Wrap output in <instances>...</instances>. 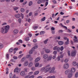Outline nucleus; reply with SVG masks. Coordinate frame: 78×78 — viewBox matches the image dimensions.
Instances as JSON below:
<instances>
[{"mask_svg": "<svg viewBox=\"0 0 78 78\" xmlns=\"http://www.w3.org/2000/svg\"><path fill=\"white\" fill-rule=\"evenodd\" d=\"M9 30V26H5V27H3L2 28L1 33L2 34H5L8 33Z\"/></svg>", "mask_w": 78, "mask_h": 78, "instance_id": "nucleus-1", "label": "nucleus"}, {"mask_svg": "<svg viewBox=\"0 0 78 78\" xmlns=\"http://www.w3.org/2000/svg\"><path fill=\"white\" fill-rule=\"evenodd\" d=\"M69 67V64L68 63H65L63 66V69H67Z\"/></svg>", "mask_w": 78, "mask_h": 78, "instance_id": "nucleus-2", "label": "nucleus"}, {"mask_svg": "<svg viewBox=\"0 0 78 78\" xmlns=\"http://www.w3.org/2000/svg\"><path fill=\"white\" fill-rule=\"evenodd\" d=\"M38 48V46L36 45L34 47L32 48V50H31L30 51H29V54H32L33 53V50L34 49H36V48Z\"/></svg>", "mask_w": 78, "mask_h": 78, "instance_id": "nucleus-3", "label": "nucleus"}, {"mask_svg": "<svg viewBox=\"0 0 78 78\" xmlns=\"http://www.w3.org/2000/svg\"><path fill=\"white\" fill-rule=\"evenodd\" d=\"M55 68L54 67H53L51 69H51L50 70V73H55V72H54V71H55Z\"/></svg>", "mask_w": 78, "mask_h": 78, "instance_id": "nucleus-4", "label": "nucleus"}, {"mask_svg": "<svg viewBox=\"0 0 78 78\" xmlns=\"http://www.w3.org/2000/svg\"><path fill=\"white\" fill-rule=\"evenodd\" d=\"M76 50L73 51L71 53V56H74L76 55Z\"/></svg>", "mask_w": 78, "mask_h": 78, "instance_id": "nucleus-5", "label": "nucleus"}, {"mask_svg": "<svg viewBox=\"0 0 78 78\" xmlns=\"http://www.w3.org/2000/svg\"><path fill=\"white\" fill-rule=\"evenodd\" d=\"M71 72V71L70 69H67L65 72V75H68Z\"/></svg>", "mask_w": 78, "mask_h": 78, "instance_id": "nucleus-6", "label": "nucleus"}, {"mask_svg": "<svg viewBox=\"0 0 78 78\" xmlns=\"http://www.w3.org/2000/svg\"><path fill=\"white\" fill-rule=\"evenodd\" d=\"M15 16L16 18L17 19H19V18H20V17H21V15L20 14H16L15 15Z\"/></svg>", "mask_w": 78, "mask_h": 78, "instance_id": "nucleus-7", "label": "nucleus"}, {"mask_svg": "<svg viewBox=\"0 0 78 78\" xmlns=\"http://www.w3.org/2000/svg\"><path fill=\"white\" fill-rule=\"evenodd\" d=\"M52 58V56L51 55H49L48 57L47 61H51Z\"/></svg>", "mask_w": 78, "mask_h": 78, "instance_id": "nucleus-8", "label": "nucleus"}, {"mask_svg": "<svg viewBox=\"0 0 78 78\" xmlns=\"http://www.w3.org/2000/svg\"><path fill=\"white\" fill-rule=\"evenodd\" d=\"M14 72H16L17 73H19V69L18 68H16L14 70Z\"/></svg>", "mask_w": 78, "mask_h": 78, "instance_id": "nucleus-9", "label": "nucleus"}, {"mask_svg": "<svg viewBox=\"0 0 78 78\" xmlns=\"http://www.w3.org/2000/svg\"><path fill=\"white\" fill-rule=\"evenodd\" d=\"M25 75V73L24 71H23L21 72L20 73V75L21 76H24Z\"/></svg>", "mask_w": 78, "mask_h": 78, "instance_id": "nucleus-10", "label": "nucleus"}, {"mask_svg": "<svg viewBox=\"0 0 78 78\" xmlns=\"http://www.w3.org/2000/svg\"><path fill=\"white\" fill-rule=\"evenodd\" d=\"M59 25L60 26V27H63V28H65L66 30H67V27L66 26H64L62 24V23H60Z\"/></svg>", "mask_w": 78, "mask_h": 78, "instance_id": "nucleus-11", "label": "nucleus"}, {"mask_svg": "<svg viewBox=\"0 0 78 78\" xmlns=\"http://www.w3.org/2000/svg\"><path fill=\"white\" fill-rule=\"evenodd\" d=\"M40 59H41V58L40 57H38L35 60V62H37L39 61H40Z\"/></svg>", "mask_w": 78, "mask_h": 78, "instance_id": "nucleus-12", "label": "nucleus"}, {"mask_svg": "<svg viewBox=\"0 0 78 78\" xmlns=\"http://www.w3.org/2000/svg\"><path fill=\"white\" fill-rule=\"evenodd\" d=\"M19 32V31L17 29H15L13 31V34H17Z\"/></svg>", "mask_w": 78, "mask_h": 78, "instance_id": "nucleus-13", "label": "nucleus"}, {"mask_svg": "<svg viewBox=\"0 0 78 78\" xmlns=\"http://www.w3.org/2000/svg\"><path fill=\"white\" fill-rule=\"evenodd\" d=\"M28 65V62L27 61H25L23 64V66H27Z\"/></svg>", "mask_w": 78, "mask_h": 78, "instance_id": "nucleus-14", "label": "nucleus"}, {"mask_svg": "<svg viewBox=\"0 0 78 78\" xmlns=\"http://www.w3.org/2000/svg\"><path fill=\"white\" fill-rule=\"evenodd\" d=\"M73 74L72 73V72L70 73L69 74H68V78H71L72 76V75H73Z\"/></svg>", "mask_w": 78, "mask_h": 78, "instance_id": "nucleus-15", "label": "nucleus"}, {"mask_svg": "<svg viewBox=\"0 0 78 78\" xmlns=\"http://www.w3.org/2000/svg\"><path fill=\"white\" fill-rule=\"evenodd\" d=\"M48 57V54H44L43 55V58L45 59H47Z\"/></svg>", "mask_w": 78, "mask_h": 78, "instance_id": "nucleus-16", "label": "nucleus"}, {"mask_svg": "<svg viewBox=\"0 0 78 78\" xmlns=\"http://www.w3.org/2000/svg\"><path fill=\"white\" fill-rule=\"evenodd\" d=\"M71 73H73V72H75V69L74 68H73L71 69Z\"/></svg>", "mask_w": 78, "mask_h": 78, "instance_id": "nucleus-17", "label": "nucleus"}, {"mask_svg": "<svg viewBox=\"0 0 78 78\" xmlns=\"http://www.w3.org/2000/svg\"><path fill=\"white\" fill-rule=\"evenodd\" d=\"M45 69H46L45 67H43L41 69V72H45Z\"/></svg>", "mask_w": 78, "mask_h": 78, "instance_id": "nucleus-18", "label": "nucleus"}, {"mask_svg": "<svg viewBox=\"0 0 78 78\" xmlns=\"http://www.w3.org/2000/svg\"><path fill=\"white\" fill-rule=\"evenodd\" d=\"M58 44L60 45H62L64 44V42L62 41H60L58 42Z\"/></svg>", "mask_w": 78, "mask_h": 78, "instance_id": "nucleus-19", "label": "nucleus"}, {"mask_svg": "<svg viewBox=\"0 0 78 78\" xmlns=\"http://www.w3.org/2000/svg\"><path fill=\"white\" fill-rule=\"evenodd\" d=\"M45 52L46 53H50V49H46L45 50Z\"/></svg>", "mask_w": 78, "mask_h": 78, "instance_id": "nucleus-20", "label": "nucleus"}, {"mask_svg": "<svg viewBox=\"0 0 78 78\" xmlns=\"http://www.w3.org/2000/svg\"><path fill=\"white\" fill-rule=\"evenodd\" d=\"M29 40H30V37H27L25 38V41H26L27 42H28V41H29Z\"/></svg>", "mask_w": 78, "mask_h": 78, "instance_id": "nucleus-21", "label": "nucleus"}, {"mask_svg": "<svg viewBox=\"0 0 78 78\" xmlns=\"http://www.w3.org/2000/svg\"><path fill=\"white\" fill-rule=\"evenodd\" d=\"M56 77L55 76H49L47 77V78H55Z\"/></svg>", "mask_w": 78, "mask_h": 78, "instance_id": "nucleus-22", "label": "nucleus"}, {"mask_svg": "<svg viewBox=\"0 0 78 78\" xmlns=\"http://www.w3.org/2000/svg\"><path fill=\"white\" fill-rule=\"evenodd\" d=\"M50 69H51V68H47L46 69H45V72H48Z\"/></svg>", "mask_w": 78, "mask_h": 78, "instance_id": "nucleus-23", "label": "nucleus"}, {"mask_svg": "<svg viewBox=\"0 0 78 78\" xmlns=\"http://www.w3.org/2000/svg\"><path fill=\"white\" fill-rule=\"evenodd\" d=\"M33 66V63L32 62H30L28 66L30 67H32Z\"/></svg>", "mask_w": 78, "mask_h": 78, "instance_id": "nucleus-24", "label": "nucleus"}, {"mask_svg": "<svg viewBox=\"0 0 78 78\" xmlns=\"http://www.w3.org/2000/svg\"><path fill=\"white\" fill-rule=\"evenodd\" d=\"M73 41L74 42V43H76L77 42H78V40L77 39H73Z\"/></svg>", "mask_w": 78, "mask_h": 78, "instance_id": "nucleus-25", "label": "nucleus"}, {"mask_svg": "<svg viewBox=\"0 0 78 78\" xmlns=\"http://www.w3.org/2000/svg\"><path fill=\"white\" fill-rule=\"evenodd\" d=\"M72 64L73 66H76L77 64L76 63V62H73Z\"/></svg>", "mask_w": 78, "mask_h": 78, "instance_id": "nucleus-26", "label": "nucleus"}, {"mask_svg": "<svg viewBox=\"0 0 78 78\" xmlns=\"http://www.w3.org/2000/svg\"><path fill=\"white\" fill-rule=\"evenodd\" d=\"M20 11L22 12H25V9L23 8H22L20 9Z\"/></svg>", "mask_w": 78, "mask_h": 78, "instance_id": "nucleus-27", "label": "nucleus"}, {"mask_svg": "<svg viewBox=\"0 0 78 78\" xmlns=\"http://www.w3.org/2000/svg\"><path fill=\"white\" fill-rule=\"evenodd\" d=\"M39 71H36L34 73V75H37L39 74Z\"/></svg>", "mask_w": 78, "mask_h": 78, "instance_id": "nucleus-28", "label": "nucleus"}, {"mask_svg": "<svg viewBox=\"0 0 78 78\" xmlns=\"http://www.w3.org/2000/svg\"><path fill=\"white\" fill-rule=\"evenodd\" d=\"M48 41V39H47L45 41H44V43L45 44H47V41Z\"/></svg>", "mask_w": 78, "mask_h": 78, "instance_id": "nucleus-29", "label": "nucleus"}, {"mask_svg": "<svg viewBox=\"0 0 78 78\" xmlns=\"http://www.w3.org/2000/svg\"><path fill=\"white\" fill-rule=\"evenodd\" d=\"M33 5V2L32 1H30L29 4V6H31Z\"/></svg>", "mask_w": 78, "mask_h": 78, "instance_id": "nucleus-30", "label": "nucleus"}, {"mask_svg": "<svg viewBox=\"0 0 78 78\" xmlns=\"http://www.w3.org/2000/svg\"><path fill=\"white\" fill-rule=\"evenodd\" d=\"M31 56L30 55H27L26 56L27 58H29V59L31 58Z\"/></svg>", "mask_w": 78, "mask_h": 78, "instance_id": "nucleus-31", "label": "nucleus"}, {"mask_svg": "<svg viewBox=\"0 0 78 78\" xmlns=\"http://www.w3.org/2000/svg\"><path fill=\"white\" fill-rule=\"evenodd\" d=\"M69 38H68L67 39V41H66L65 43V44L66 45H67V44H69Z\"/></svg>", "mask_w": 78, "mask_h": 78, "instance_id": "nucleus-32", "label": "nucleus"}, {"mask_svg": "<svg viewBox=\"0 0 78 78\" xmlns=\"http://www.w3.org/2000/svg\"><path fill=\"white\" fill-rule=\"evenodd\" d=\"M23 56V54H22L20 55L19 56L18 58H20H20H21V57H22V56Z\"/></svg>", "mask_w": 78, "mask_h": 78, "instance_id": "nucleus-33", "label": "nucleus"}, {"mask_svg": "<svg viewBox=\"0 0 78 78\" xmlns=\"http://www.w3.org/2000/svg\"><path fill=\"white\" fill-rule=\"evenodd\" d=\"M26 59V58H25V57H23L21 59V61H23H23H25V60Z\"/></svg>", "mask_w": 78, "mask_h": 78, "instance_id": "nucleus-34", "label": "nucleus"}, {"mask_svg": "<svg viewBox=\"0 0 78 78\" xmlns=\"http://www.w3.org/2000/svg\"><path fill=\"white\" fill-rule=\"evenodd\" d=\"M33 28H34V30H36V29H37V26H34L33 27Z\"/></svg>", "mask_w": 78, "mask_h": 78, "instance_id": "nucleus-35", "label": "nucleus"}, {"mask_svg": "<svg viewBox=\"0 0 78 78\" xmlns=\"http://www.w3.org/2000/svg\"><path fill=\"white\" fill-rule=\"evenodd\" d=\"M45 33V31H41L40 32V34L41 35Z\"/></svg>", "mask_w": 78, "mask_h": 78, "instance_id": "nucleus-36", "label": "nucleus"}, {"mask_svg": "<svg viewBox=\"0 0 78 78\" xmlns=\"http://www.w3.org/2000/svg\"><path fill=\"white\" fill-rule=\"evenodd\" d=\"M39 65V63H36L35 65V67H38Z\"/></svg>", "mask_w": 78, "mask_h": 78, "instance_id": "nucleus-37", "label": "nucleus"}, {"mask_svg": "<svg viewBox=\"0 0 78 78\" xmlns=\"http://www.w3.org/2000/svg\"><path fill=\"white\" fill-rule=\"evenodd\" d=\"M23 70H24V72H27V68H25L23 69Z\"/></svg>", "mask_w": 78, "mask_h": 78, "instance_id": "nucleus-38", "label": "nucleus"}, {"mask_svg": "<svg viewBox=\"0 0 78 78\" xmlns=\"http://www.w3.org/2000/svg\"><path fill=\"white\" fill-rule=\"evenodd\" d=\"M58 47V46H55L53 48V49L54 50H56L57 49V48Z\"/></svg>", "mask_w": 78, "mask_h": 78, "instance_id": "nucleus-39", "label": "nucleus"}, {"mask_svg": "<svg viewBox=\"0 0 78 78\" xmlns=\"http://www.w3.org/2000/svg\"><path fill=\"white\" fill-rule=\"evenodd\" d=\"M13 51V49L12 48H10L9 50V52L11 53Z\"/></svg>", "mask_w": 78, "mask_h": 78, "instance_id": "nucleus-40", "label": "nucleus"}, {"mask_svg": "<svg viewBox=\"0 0 78 78\" xmlns=\"http://www.w3.org/2000/svg\"><path fill=\"white\" fill-rule=\"evenodd\" d=\"M3 47V44L0 43V48H2Z\"/></svg>", "mask_w": 78, "mask_h": 78, "instance_id": "nucleus-41", "label": "nucleus"}, {"mask_svg": "<svg viewBox=\"0 0 78 78\" xmlns=\"http://www.w3.org/2000/svg\"><path fill=\"white\" fill-rule=\"evenodd\" d=\"M50 64H48L45 66V68H48V67H50Z\"/></svg>", "mask_w": 78, "mask_h": 78, "instance_id": "nucleus-42", "label": "nucleus"}, {"mask_svg": "<svg viewBox=\"0 0 78 78\" xmlns=\"http://www.w3.org/2000/svg\"><path fill=\"white\" fill-rule=\"evenodd\" d=\"M61 51H62L64 50V47L63 46H62L60 48Z\"/></svg>", "mask_w": 78, "mask_h": 78, "instance_id": "nucleus-43", "label": "nucleus"}, {"mask_svg": "<svg viewBox=\"0 0 78 78\" xmlns=\"http://www.w3.org/2000/svg\"><path fill=\"white\" fill-rule=\"evenodd\" d=\"M56 50H57V51H60V48L58 47H57V49Z\"/></svg>", "mask_w": 78, "mask_h": 78, "instance_id": "nucleus-44", "label": "nucleus"}, {"mask_svg": "<svg viewBox=\"0 0 78 78\" xmlns=\"http://www.w3.org/2000/svg\"><path fill=\"white\" fill-rule=\"evenodd\" d=\"M33 73V72H30L29 73V75H32Z\"/></svg>", "mask_w": 78, "mask_h": 78, "instance_id": "nucleus-45", "label": "nucleus"}, {"mask_svg": "<svg viewBox=\"0 0 78 78\" xmlns=\"http://www.w3.org/2000/svg\"><path fill=\"white\" fill-rule=\"evenodd\" d=\"M53 54L55 55H56V54H57V51H53Z\"/></svg>", "mask_w": 78, "mask_h": 78, "instance_id": "nucleus-46", "label": "nucleus"}, {"mask_svg": "<svg viewBox=\"0 0 78 78\" xmlns=\"http://www.w3.org/2000/svg\"><path fill=\"white\" fill-rule=\"evenodd\" d=\"M6 58L9 59V54H7L6 55Z\"/></svg>", "mask_w": 78, "mask_h": 78, "instance_id": "nucleus-47", "label": "nucleus"}, {"mask_svg": "<svg viewBox=\"0 0 78 78\" xmlns=\"http://www.w3.org/2000/svg\"><path fill=\"white\" fill-rule=\"evenodd\" d=\"M69 61V60L67 59H66L64 60L65 62H67Z\"/></svg>", "mask_w": 78, "mask_h": 78, "instance_id": "nucleus-48", "label": "nucleus"}, {"mask_svg": "<svg viewBox=\"0 0 78 78\" xmlns=\"http://www.w3.org/2000/svg\"><path fill=\"white\" fill-rule=\"evenodd\" d=\"M45 20V17H44L43 18L41 19V20L42 21H44Z\"/></svg>", "mask_w": 78, "mask_h": 78, "instance_id": "nucleus-49", "label": "nucleus"}, {"mask_svg": "<svg viewBox=\"0 0 78 78\" xmlns=\"http://www.w3.org/2000/svg\"><path fill=\"white\" fill-rule=\"evenodd\" d=\"M41 3H42V1L41 0H39L37 2L38 4H41Z\"/></svg>", "mask_w": 78, "mask_h": 78, "instance_id": "nucleus-50", "label": "nucleus"}, {"mask_svg": "<svg viewBox=\"0 0 78 78\" xmlns=\"http://www.w3.org/2000/svg\"><path fill=\"white\" fill-rule=\"evenodd\" d=\"M13 9L15 11H16L17 9H18V7H14Z\"/></svg>", "mask_w": 78, "mask_h": 78, "instance_id": "nucleus-51", "label": "nucleus"}, {"mask_svg": "<svg viewBox=\"0 0 78 78\" xmlns=\"http://www.w3.org/2000/svg\"><path fill=\"white\" fill-rule=\"evenodd\" d=\"M13 58L14 59H17V57L16 56H14L13 57Z\"/></svg>", "mask_w": 78, "mask_h": 78, "instance_id": "nucleus-52", "label": "nucleus"}, {"mask_svg": "<svg viewBox=\"0 0 78 78\" xmlns=\"http://www.w3.org/2000/svg\"><path fill=\"white\" fill-rule=\"evenodd\" d=\"M78 73H76L75 75V77H78Z\"/></svg>", "mask_w": 78, "mask_h": 78, "instance_id": "nucleus-53", "label": "nucleus"}, {"mask_svg": "<svg viewBox=\"0 0 78 78\" xmlns=\"http://www.w3.org/2000/svg\"><path fill=\"white\" fill-rule=\"evenodd\" d=\"M34 15L35 16H38V12L35 13Z\"/></svg>", "mask_w": 78, "mask_h": 78, "instance_id": "nucleus-54", "label": "nucleus"}, {"mask_svg": "<svg viewBox=\"0 0 78 78\" xmlns=\"http://www.w3.org/2000/svg\"><path fill=\"white\" fill-rule=\"evenodd\" d=\"M72 31V30H70L69 29H68V33H71Z\"/></svg>", "mask_w": 78, "mask_h": 78, "instance_id": "nucleus-55", "label": "nucleus"}, {"mask_svg": "<svg viewBox=\"0 0 78 78\" xmlns=\"http://www.w3.org/2000/svg\"><path fill=\"white\" fill-rule=\"evenodd\" d=\"M12 78H19L18 76H16V75H14Z\"/></svg>", "mask_w": 78, "mask_h": 78, "instance_id": "nucleus-56", "label": "nucleus"}, {"mask_svg": "<svg viewBox=\"0 0 78 78\" xmlns=\"http://www.w3.org/2000/svg\"><path fill=\"white\" fill-rule=\"evenodd\" d=\"M19 42H20V43H21V44H22V43L23 42L22 40H19Z\"/></svg>", "mask_w": 78, "mask_h": 78, "instance_id": "nucleus-57", "label": "nucleus"}, {"mask_svg": "<svg viewBox=\"0 0 78 78\" xmlns=\"http://www.w3.org/2000/svg\"><path fill=\"white\" fill-rule=\"evenodd\" d=\"M18 50V48H15L14 49V51H17V50Z\"/></svg>", "mask_w": 78, "mask_h": 78, "instance_id": "nucleus-58", "label": "nucleus"}, {"mask_svg": "<svg viewBox=\"0 0 78 78\" xmlns=\"http://www.w3.org/2000/svg\"><path fill=\"white\" fill-rule=\"evenodd\" d=\"M34 76L33 75L31 76H30L29 77V78H34Z\"/></svg>", "mask_w": 78, "mask_h": 78, "instance_id": "nucleus-59", "label": "nucleus"}, {"mask_svg": "<svg viewBox=\"0 0 78 78\" xmlns=\"http://www.w3.org/2000/svg\"><path fill=\"white\" fill-rule=\"evenodd\" d=\"M27 1H25L23 3V5H26V4H27Z\"/></svg>", "mask_w": 78, "mask_h": 78, "instance_id": "nucleus-60", "label": "nucleus"}, {"mask_svg": "<svg viewBox=\"0 0 78 78\" xmlns=\"http://www.w3.org/2000/svg\"><path fill=\"white\" fill-rule=\"evenodd\" d=\"M21 19L20 18L18 19V22L19 23H21Z\"/></svg>", "mask_w": 78, "mask_h": 78, "instance_id": "nucleus-61", "label": "nucleus"}, {"mask_svg": "<svg viewBox=\"0 0 78 78\" xmlns=\"http://www.w3.org/2000/svg\"><path fill=\"white\" fill-rule=\"evenodd\" d=\"M21 15L22 17V19H23V14H22V13H21Z\"/></svg>", "mask_w": 78, "mask_h": 78, "instance_id": "nucleus-62", "label": "nucleus"}, {"mask_svg": "<svg viewBox=\"0 0 78 78\" xmlns=\"http://www.w3.org/2000/svg\"><path fill=\"white\" fill-rule=\"evenodd\" d=\"M51 33L53 34H54L55 32L54 30H51Z\"/></svg>", "mask_w": 78, "mask_h": 78, "instance_id": "nucleus-63", "label": "nucleus"}, {"mask_svg": "<svg viewBox=\"0 0 78 78\" xmlns=\"http://www.w3.org/2000/svg\"><path fill=\"white\" fill-rule=\"evenodd\" d=\"M29 76H29L28 75H27L24 78H29Z\"/></svg>", "mask_w": 78, "mask_h": 78, "instance_id": "nucleus-64", "label": "nucleus"}]
</instances>
